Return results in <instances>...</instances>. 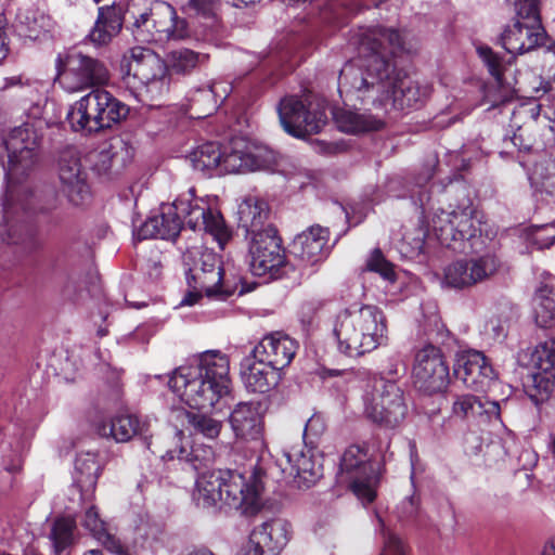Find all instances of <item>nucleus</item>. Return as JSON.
Listing matches in <instances>:
<instances>
[{"instance_id":"34","label":"nucleus","mask_w":555,"mask_h":555,"mask_svg":"<svg viewBox=\"0 0 555 555\" xmlns=\"http://www.w3.org/2000/svg\"><path fill=\"white\" fill-rule=\"evenodd\" d=\"M81 526L99 541L104 548L115 555H122L120 541L107 531L106 522L100 517L99 508L90 505L86 508L81 518Z\"/></svg>"},{"instance_id":"62","label":"nucleus","mask_w":555,"mask_h":555,"mask_svg":"<svg viewBox=\"0 0 555 555\" xmlns=\"http://www.w3.org/2000/svg\"><path fill=\"white\" fill-rule=\"evenodd\" d=\"M546 453L550 457L555 460V433H551L548 435V438L546 441Z\"/></svg>"},{"instance_id":"27","label":"nucleus","mask_w":555,"mask_h":555,"mask_svg":"<svg viewBox=\"0 0 555 555\" xmlns=\"http://www.w3.org/2000/svg\"><path fill=\"white\" fill-rule=\"evenodd\" d=\"M544 34L541 21H522L517 18L503 33L502 43L508 53L524 54L542 44Z\"/></svg>"},{"instance_id":"39","label":"nucleus","mask_w":555,"mask_h":555,"mask_svg":"<svg viewBox=\"0 0 555 555\" xmlns=\"http://www.w3.org/2000/svg\"><path fill=\"white\" fill-rule=\"evenodd\" d=\"M476 51L483 65L488 68L489 74L495 79L498 86L505 88L506 92L514 91V89L511 87V83L507 82L504 77V73L507 69L509 61H505L490 47L485 44L477 46Z\"/></svg>"},{"instance_id":"13","label":"nucleus","mask_w":555,"mask_h":555,"mask_svg":"<svg viewBox=\"0 0 555 555\" xmlns=\"http://www.w3.org/2000/svg\"><path fill=\"white\" fill-rule=\"evenodd\" d=\"M480 218L472 205L457 210H440L434 214L430 225L442 245L470 240L480 232Z\"/></svg>"},{"instance_id":"37","label":"nucleus","mask_w":555,"mask_h":555,"mask_svg":"<svg viewBox=\"0 0 555 555\" xmlns=\"http://www.w3.org/2000/svg\"><path fill=\"white\" fill-rule=\"evenodd\" d=\"M533 312L537 324L548 328L555 321V293L547 286H541L533 298Z\"/></svg>"},{"instance_id":"60","label":"nucleus","mask_w":555,"mask_h":555,"mask_svg":"<svg viewBox=\"0 0 555 555\" xmlns=\"http://www.w3.org/2000/svg\"><path fill=\"white\" fill-rule=\"evenodd\" d=\"M210 86L217 87V90H218L217 99L219 98L221 100H224L232 90V87L230 85H223L221 82H214Z\"/></svg>"},{"instance_id":"57","label":"nucleus","mask_w":555,"mask_h":555,"mask_svg":"<svg viewBox=\"0 0 555 555\" xmlns=\"http://www.w3.org/2000/svg\"><path fill=\"white\" fill-rule=\"evenodd\" d=\"M324 421L320 416L313 415L306 423L304 437L305 439H308L309 437L317 438L321 436L324 433Z\"/></svg>"},{"instance_id":"42","label":"nucleus","mask_w":555,"mask_h":555,"mask_svg":"<svg viewBox=\"0 0 555 555\" xmlns=\"http://www.w3.org/2000/svg\"><path fill=\"white\" fill-rule=\"evenodd\" d=\"M76 521L70 517H59L51 528L50 539L56 553L65 551L74 542Z\"/></svg>"},{"instance_id":"8","label":"nucleus","mask_w":555,"mask_h":555,"mask_svg":"<svg viewBox=\"0 0 555 555\" xmlns=\"http://www.w3.org/2000/svg\"><path fill=\"white\" fill-rule=\"evenodd\" d=\"M141 2L145 0H133L129 11L133 18L132 34L137 41L166 42L191 37L186 20L179 17L173 7L159 2L141 10Z\"/></svg>"},{"instance_id":"59","label":"nucleus","mask_w":555,"mask_h":555,"mask_svg":"<svg viewBox=\"0 0 555 555\" xmlns=\"http://www.w3.org/2000/svg\"><path fill=\"white\" fill-rule=\"evenodd\" d=\"M418 502L413 496L406 498L402 501L399 506V518L402 520H409L417 515Z\"/></svg>"},{"instance_id":"4","label":"nucleus","mask_w":555,"mask_h":555,"mask_svg":"<svg viewBox=\"0 0 555 555\" xmlns=\"http://www.w3.org/2000/svg\"><path fill=\"white\" fill-rule=\"evenodd\" d=\"M168 385L190 408L211 409L230 392L229 360L219 351H206L179 366Z\"/></svg>"},{"instance_id":"32","label":"nucleus","mask_w":555,"mask_h":555,"mask_svg":"<svg viewBox=\"0 0 555 555\" xmlns=\"http://www.w3.org/2000/svg\"><path fill=\"white\" fill-rule=\"evenodd\" d=\"M241 377L248 391L266 393L278 385L275 366L255 362L246 357L241 363Z\"/></svg>"},{"instance_id":"49","label":"nucleus","mask_w":555,"mask_h":555,"mask_svg":"<svg viewBox=\"0 0 555 555\" xmlns=\"http://www.w3.org/2000/svg\"><path fill=\"white\" fill-rule=\"evenodd\" d=\"M289 257L287 251L283 255V259L280 256V282L287 289L300 285L302 280V270L292 264Z\"/></svg>"},{"instance_id":"64","label":"nucleus","mask_w":555,"mask_h":555,"mask_svg":"<svg viewBox=\"0 0 555 555\" xmlns=\"http://www.w3.org/2000/svg\"><path fill=\"white\" fill-rule=\"evenodd\" d=\"M30 39H37L40 36V27H37V21H34V25H28L27 33L24 34Z\"/></svg>"},{"instance_id":"26","label":"nucleus","mask_w":555,"mask_h":555,"mask_svg":"<svg viewBox=\"0 0 555 555\" xmlns=\"http://www.w3.org/2000/svg\"><path fill=\"white\" fill-rule=\"evenodd\" d=\"M147 424L134 414H118L109 420L102 421L96 426V431L101 437L113 438L116 442H127L135 436L144 439L145 444L152 451L158 439L165 437H157L155 442L147 437Z\"/></svg>"},{"instance_id":"3","label":"nucleus","mask_w":555,"mask_h":555,"mask_svg":"<svg viewBox=\"0 0 555 555\" xmlns=\"http://www.w3.org/2000/svg\"><path fill=\"white\" fill-rule=\"evenodd\" d=\"M183 222L193 231L210 234L221 248L230 238L221 214L197 197L194 188L180 194L172 204H163L160 214L149 218L137 231V236L139 240H172L179 235Z\"/></svg>"},{"instance_id":"11","label":"nucleus","mask_w":555,"mask_h":555,"mask_svg":"<svg viewBox=\"0 0 555 555\" xmlns=\"http://www.w3.org/2000/svg\"><path fill=\"white\" fill-rule=\"evenodd\" d=\"M325 102L318 101L306 106L296 98H288L280 102V122L291 135L304 139L307 135L319 133L327 124Z\"/></svg>"},{"instance_id":"55","label":"nucleus","mask_w":555,"mask_h":555,"mask_svg":"<svg viewBox=\"0 0 555 555\" xmlns=\"http://www.w3.org/2000/svg\"><path fill=\"white\" fill-rule=\"evenodd\" d=\"M384 543L385 550L391 555H405L409 552L405 542L393 532L385 533Z\"/></svg>"},{"instance_id":"23","label":"nucleus","mask_w":555,"mask_h":555,"mask_svg":"<svg viewBox=\"0 0 555 555\" xmlns=\"http://www.w3.org/2000/svg\"><path fill=\"white\" fill-rule=\"evenodd\" d=\"M389 76L395 83L389 90L382 91L379 103L391 100L393 106L400 109L411 108L422 104L430 93L429 86H422L418 81L397 70L396 65L391 61Z\"/></svg>"},{"instance_id":"31","label":"nucleus","mask_w":555,"mask_h":555,"mask_svg":"<svg viewBox=\"0 0 555 555\" xmlns=\"http://www.w3.org/2000/svg\"><path fill=\"white\" fill-rule=\"evenodd\" d=\"M531 373L526 385L555 383V340L546 339L537 345L531 353Z\"/></svg>"},{"instance_id":"50","label":"nucleus","mask_w":555,"mask_h":555,"mask_svg":"<svg viewBox=\"0 0 555 555\" xmlns=\"http://www.w3.org/2000/svg\"><path fill=\"white\" fill-rule=\"evenodd\" d=\"M182 9L205 20L215 21L217 17L218 0H181Z\"/></svg>"},{"instance_id":"10","label":"nucleus","mask_w":555,"mask_h":555,"mask_svg":"<svg viewBox=\"0 0 555 555\" xmlns=\"http://www.w3.org/2000/svg\"><path fill=\"white\" fill-rule=\"evenodd\" d=\"M408 405L403 390L392 379L383 377L373 382L363 396V415L371 423L385 429H395L405 420Z\"/></svg>"},{"instance_id":"25","label":"nucleus","mask_w":555,"mask_h":555,"mask_svg":"<svg viewBox=\"0 0 555 555\" xmlns=\"http://www.w3.org/2000/svg\"><path fill=\"white\" fill-rule=\"evenodd\" d=\"M507 401H490L470 393L459 395L454 397L451 416L469 423H488L501 421L502 405Z\"/></svg>"},{"instance_id":"47","label":"nucleus","mask_w":555,"mask_h":555,"mask_svg":"<svg viewBox=\"0 0 555 555\" xmlns=\"http://www.w3.org/2000/svg\"><path fill=\"white\" fill-rule=\"evenodd\" d=\"M278 351V339L274 333L264 336L248 356L255 362L275 366Z\"/></svg>"},{"instance_id":"48","label":"nucleus","mask_w":555,"mask_h":555,"mask_svg":"<svg viewBox=\"0 0 555 555\" xmlns=\"http://www.w3.org/2000/svg\"><path fill=\"white\" fill-rule=\"evenodd\" d=\"M193 430L202 434L208 439H215L219 436L222 423L205 414H192L189 416Z\"/></svg>"},{"instance_id":"12","label":"nucleus","mask_w":555,"mask_h":555,"mask_svg":"<svg viewBox=\"0 0 555 555\" xmlns=\"http://www.w3.org/2000/svg\"><path fill=\"white\" fill-rule=\"evenodd\" d=\"M511 126L515 129L513 143L519 149L531 150L551 144L555 130L546 117H540L538 104L520 105L513 112Z\"/></svg>"},{"instance_id":"52","label":"nucleus","mask_w":555,"mask_h":555,"mask_svg":"<svg viewBox=\"0 0 555 555\" xmlns=\"http://www.w3.org/2000/svg\"><path fill=\"white\" fill-rule=\"evenodd\" d=\"M514 7L516 17L522 21H541V0H509Z\"/></svg>"},{"instance_id":"5","label":"nucleus","mask_w":555,"mask_h":555,"mask_svg":"<svg viewBox=\"0 0 555 555\" xmlns=\"http://www.w3.org/2000/svg\"><path fill=\"white\" fill-rule=\"evenodd\" d=\"M262 491L259 472H255L247 481L237 472L219 469L201 474L196 480L193 500L203 508L224 505L253 516L263 506Z\"/></svg>"},{"instance_id":"30","label":"nucleus","mask_w":555,"mask_h":555,"mask_svg":"<svg viewBox=\"0 0 555 555\" xmlns=\"http://www.w3.org/2000/svg\"><path fill=\"white\" fill-rule=\"evenodd\" d=\"M229 422L236 438L256 442L261 440L262 420L258 405L240 402L232 410Z\"/></svg>"},{"instance_id":"43","label":"nucleus","mask_w":555,"mask_h":555,"mask_svg":"<svg viewBox=\"0 0 555 555\" xmlns=\"http://www.w3.org/2000/svg\"><path fill=\"white\" fill-rule=\"evenodd\" d=\"M218 90L216 86L198 88L191 98V107L197 118L209 116L218 108Z\"/></svg>"},{"instance_id":"46","label":"nucleus","mask_w":555,"mask_h":555,"mask_svg":"<svg viewBox=\"0 0 555 555\" xmlns=\"http://www.w3.org/2000/svg\"><path fill=\"white\" fill-rule=\"evenodd\" d=\"M245 171H249L247 149L245 151L238 149H232L230 152L222 151L220 173H237Z\"/></svg>"},{"instance_id":"44","label":"nucleus","mask_w":555,"mask_h":555,"mask_svg":"<svg viewBox=\"0 0 555 555\" xmlns=\"http://www.w3.org/2000/svg\"><path fill=\"white\" fill-rule=\"evenodd\" d=\"M247 162L249 171H275L276 155L275 152L266 145H253L247 147Z\"/></svg>"},{"instance_id":"28","label":"nucleus","mask_w":555,"mask_h":555,"mask_svg":"<svg viewBox=\"0 0 555 555\" xmlns=\"http://www.w3.org/2000/svg\"><path fill=\"white\" fill-rule=\"evenodd\" d=\"M132 157V147L121 139H114L92 154V169L99 176H116L124 170Z\"/></svg>"},{"instance_id":"24","label":"nucleus","mask_w":555,"mask_h":555,"mask_svg":"<svg viewBox=\"0 0 555 555\" xmlns=\"http://www.w3.org/2000/svg\"><path fill=\"white\" fill-rule=\"evenodd\" d=\"M330 232L320 225H312L296 235L287 247V255L301 260L308 266L322 262L328 255Z\"/></svg>"},{"instance_id":"63","label":"nucleus","mask_w":555,"mask_h":555,"mask_svg":"<svg viewBox=\"0 0 555 555\" xmlns=\"http://www.w3.org/2000/svg\"><path fill=\"white\" fill-rule=\"evenodd\" d=\"M4 24H5V20L3 16H0V49H5L8 42H7V39H8V36H7V31H5V28H4Z\"/></svg>"},{"instance_id":"36","label":"nucleus","mask_w":555,"mask_h":555,"mask_svg":"<svg viewBox=\"0 0 555 555\" xmlns=\"http://www.w3.org/2000/svg\"><path fill=\"white\" fill-rule=\"evenodd\" d=\"M555 383L526 385V392L537 406L541 420L555 421Z\"/></svg>"},{"instance_id":"35","label":"nucleus","mask_w":555,"mask_h":555,"mask_svg":"<svg viewBox=\"0 0 555 555\" xmlns=\"http://www.w3.org/2000/svg\"><path fill=\"white\" fill-rule=\"evenodd\" d=\"M338 129L347 133H360L382 129V119L370 114H360L352 111H338L334 115Z\"/></svg>"},{"instance_id":"14","label":"nucleus","mask_w":555,"mask_h":555,"mask_svg":"<svg viewBox=\"0 0 555 555\" xmlns=\"http://www.w3.org/2000/svg\"><path fill=\"white\" fill-rule=\"evenodd\" d=\"M192 257L198 255L194 267L189 270V285L194 289L204 292L208 297L227 298L235 288L223 280L222 262L218 255L211 250L190 253Z\"/></svg>"},{"instance_id":"17","label":"nucleus","mask_w":555,"mask_h":555,"mask_svg":"<svg viewBox=\"0 0 555 555\" xmlns=\"http://www.w3.org/2000/svg\"><path fill=\"white\" fill-rule=\"evenodd\" d=\"M499 268L500 262L492 255L457 260L446 268L443 283L456 289L470 287L492 278Z\"/></svg>"},{"instance_id":"54","label":"nucleus","mask_w":555,"mask_h":555,"mask_svg":"<svg viewBox=\"0 0 555 555\" xmlns=\"http://www.w3.org/2000/svg\"><path fill=\"white\" fill-rule=\"evenodd\" d=\"M532 243L539 248H548L555 243V223L538 227L532 234Z\"/></svg>"},{"instance_id":"15","label":"nucleus","mask_w":555,"mask_h":555,"mask_svg":"<svg viewBox=\"0 0 555 555\" xmlns=\"http://www.w3.org/2000/svg\"><path fill=\"white\" fill-rule=\"evenodd\" d=\"M340 474L361 501H374L376 474L363 448L350 446L345 451L340 461Z\"/></svg>"},{"instance_id":"1","label":"nucleus","mask_w":555,"mask_h":555,"mask_svg":"<svg viewBox=\"0 0 555 555\" xmlns=\"http://www.w3.org/2000/svg\"><path fill=\"white\" fill-rule=\"evenodd\" d=\"M56 67L59 82L65 91L74 93L92 89L67 112L66 119L73 131L98 133L127 117V105L102 88L111 79L103 61L72 50L57 56Z\"/></svg>"},{"instance_id":"16","label":"nucleus","mask_w":555,"mask_h":555,"mask_svg":"<svg viewBox=\"0 0 555 555\" xmlns=\"http://www.w3.org/2000/svg\"><path fill=\"white\" fill-rule=\"evenodd\" d=\"M414 384L426 392L441 391L449 379V367L441 350L433 345L420 349L413 364Z\"/></svg>"},{"instance_id":"45","label":"nucleus","mask_w":555,"mask_h":555,"mask_svg":"<svg viewBox=\"0 0 555 555\" xmlns=\"http://www.w3.org/2000/svg\"><path fill=\"white\" fill-rule=\"evenodd\" d=\"M273 526L274 521H267L251 532L249 544L253 547L254 555H264L274 551Z\"/></svg>"},{"instance_id":"61","label":"nucleus","mask_w":555,"mask_h":555,"mask_svg":"<svg viewBox=\"0 0 555 555\" xmlns=\"http://www.w3.org/2000/svg\"><path fill=\"white\" fill-rule=\"evenodd\" d=\"M198 292H190L184 296V298L181 300L182 306H192L197 302V300L201 298L199 289Z\"/></svg>"},{"instance_id":"2","label":"nucleus","mask_w":555,"mask_h":555,"mask_svg":"<svg viewBox=\"0 0 555 555\" xmlns=\"http://www.w3.org/2000/svg\"><path fill=\"white\" fill-rule=\"evenodd\" d=\"M359 59L344 65L338 77L340 94L358 92L361 99L378 101L382 91L389 90L391 80L390 57L401 52H411L405 48L402 36L395 29L382 26L361 28L352 37Z\"/></svg>"},{"instance_id":"58","label":"nucleus","mask_w":555,"mask_h":555,"mask_svg":"<svg viewBox=\"0 0 555 555\" xmlns=\"http://www.w3.org/2000/svg\"><path fill=\"white\" fill-rule=\"evenodd\" d=\"M315 150L322 154L335 155L345 152L347 150V144L344 141H317Z\"/></svg>"},{"instance_id":"20","label":"nucleus","mask_w":555,"mask_h":555,"mask_svg":"<svg viewBox=\"0 0 555 555\" xmlns=\"http://www.w3.org/2000/svg\"><path fill=\"white\" fill-rule=\"evenodd\" d=\"M453 374L466 388L476 392L486 391L496 377L485 354L476 350L456 354Z\"/></svg>"},{"instance_id":"53","label":"nucleus","mask_w":555,"mask_h":555,"mask_svg":"<svg viewBox=\"0 0 555 555\" xmlns=\"http://www.w3.org/2000/svg\"><path fill=\"white\" fill-rule=\"evenodd\" d=\"M17 202L24 210L28 211H42L43 208L39 205L40 196L29 186L22 185L18 190Z\"/></svg>"},{"instance_id":"9","label":"nucleus","mask_w":555,"mask_h":555,"mask_svg":"<svg viewBox=\"0 0 555 555\" xmlns=\"http://www.w3.org/2000/svg\"><path fill=\"white\" fill-rule=\"evenodd\" d=\"M126 66L124 81L134 88L131 92L139 102L152 105L169 91L167 64L152 50L133 48Z\"/></svg>"},{"instance_id":"21","label":"nucleus","mask_w":555,"mask_h":555,"mask_svg":"<svg viewBox=\"0 0 555 555\" xmlns=\"http://www.w3.org/2000/svg\"><path fill=\"white\" fill-rule=\"evenodd\" d=\"M59 178L62 192L73 205H82L88 201L90 189L87 183V172L77 151L67 150L62 153L59 162Z\"/></svg>"},{"instance_id":"38","label":"nucleus","mask_w":555,"mask_h":555,"mask_svg":"<svg viewBox=\"0 0 555 555\" xmlns=\"http://www.w3.org/2000/svg\"><path fill=\"white\" fill-rule=\"evenodd\" d=\"M189 158L194 170L201 172L218 170L220 172L222 151L217 143L208 142L198 146L190 154Z\"/></svg>"},{"instance_id":"51","label":"nucleus","mask_w":555,"mask_h":555,"mask_svg":"<svg viewBox=\"0 0 555 555\" xmlns=\"http://www.w3.org/2000/svg\"><path fill=\"white\" fill-rule=\"evenodd\" d=\"M366 269L378 273L387 281L393 282L396 273L392 263H390L382 254L380 249H374L366 261Z\"/></svg>"},{"instance_id":"29","label":"nucleus","mask_w":555,"mask_h":555,"mask_svg":"<svg viewBox=\"0 0 555 555\" xmlns=\"http://www.w3.org/2000/svg\"><path fill=\"white\" fill-rule=\"evenodd\" d=\"M130 11L126 0L99 8L98 18L90 31V40L99 46L108 43L121 30L125 15Z\"/></svg>"},{"instance_id":"40","label":"nucleus","mask_w":555,"mask_h":555,"mask_svg":"<svg viewBox=\"0 0 555 555\" xmlns=\"http://www.w3.org/2000/svg\"><path fill=\"white\" fill-rule=\"evenodd\" d=\"M530 179L538 191L555 196V159L548 157L537 162Z\"/></svg>"},{"instance_id":"41","label":"nucleus","mask_w":555,"mask_h":555,"mask_svg":"<svg viewBox=\"0 0 555 555\" xmlns=\"http://www.w3.org/2000/svg\"><path fill=\"white\" fill-rule=\"evenodd\" d=\"M205 60V55L190 49H178L169 52L165 62L168 67V73L172 72L175 74L185 75L191 73Z\"/></svg>"},{"instance_id":"19","label":"nucleus","mask_w":555,"mask_h":555,"mask_svg":"<svg viewBox=\"0 0 555 555\" xmlns=\"http://www.w3.org/2000/svg\"><path fill=\"white\" fill-rule=\"evenodd\" d=\"M183 433L181 430H171L164 439H158L154 454H158L163 459H178L188 463L196 472L203 470L211 466L215 462V452L211 447L201 443L192 446L191 450L179 446Z\"/></svg>"},{"instance_id":"18","label":"nucleus","mask_w":555,"mask_h":555,"mask_svg":"<svg viewBox=\"0 0 555 555\" xmlns=\"http://www.w3.org/2000/svg\"><path fill=\"white\" fill-rule=\"evenodd\" d=\"M285 464L280 461L286 486L306 490L313 487L323 475V465L311 450L284 453Z\"/></svg>"},{"instance_id":"22","label":"nucleus","mask_w":555,"mask_h":555,"mask_svg":"<svg viewBox=\"0 0 555 555\" xmlns=\"http://www.w3.org/2000/svg\"><path fill=\"white\" fill-rule=\"evenodd\" d=\"M36 146L35 132L29 127H18L12 131L5 142L9 160L4 169L9 184L12 183L15 176L24 173L33 167L36 160Z\"/></svg>"},{"instance_id":"6","label":"nucleus","mask_w":555,"mask_h":555,"mask_svg":"<svg viewBox=\"0 0 555 555\" xmlns=\"http://www.w3.org/2000/svg\"><path fill=\"white\" fill-rule=\"evenodd\" d=\"M240 225L250 235V270L264 283L278 278V228L268 202L246 197L238 206Z\"/></svg>"},{"instance_id":"7","label":"nucleus","mask_w":555,"mask_h":555,"mask_svg":"<svg viewBox=\"0 0 555 555\" xmlns=\"http://www.w3.org/2000/svg\"><path fill=\"white\" fill-rule=\"evenodd\" d=\"M334 334L341 352L359 357L386 343V318L378 307L372 305L346 309L337 315Z\"/></svg>"},{"instance_id":"56","label":"nucleus","mask_w":555,"mask_h":555,"mask_svg":"<svg viewBox=\"0 0 555 555\" xmlns=\"http://www.w3.org/2000/svg\"><path fill=\"white\" fill-rule=\"evenodd\" d=\"M280 348L283 349L284 365H288L297 353L299 344L288 335L280 333Z\"/></svg>"},{"instance_id":"33","label":"nucleus","mask_w":555,"mask_h":555,"mask_svg":"<svg viewBox=\"0 0 555 555\" xmlns=\"http://www.w3.org/2000/svg\"><path fill=\"white\" fill-rule=\"evenodd\" d=\"M100 473L101 464L95 453L83 452L77 455L75 461V483L80 491L83 502L92 501Z\"/></svg>"}]
</instances>
